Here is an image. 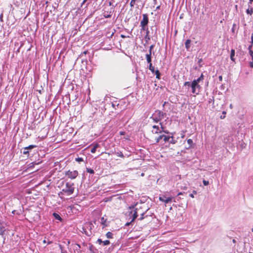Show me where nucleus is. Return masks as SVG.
Returning <instances> with one entry per match:
<instances>
[{
	"label": "nucleus",
	"mask_w": 253,
	"mask_h": 253,
	"mask_svg": "<svg viewBox=\"0 0 253 253\" xmlns=\"http://www.w3.org/2000/svg\"><path fill=\"white\" fill-rule=\"evenodd\" d=\"M129 209L131 210V211H129V216L132 217L131 222H133L139 215L141 216L139 218L140 220H141L144 218L143 215L146 212V210L145 209L143 210V207L142 206L137 207L135 209L133 207L132 208L129 207Z\"/></svg>",
	"instance_id": "f257e3e1"
},
{
	"label": "nucleus",
	"mask_w": 253,
	"mask_h": 253,
	"mask_svg": "<svg viewBox=\"0 0 253 253\" xmlns=\"http://www.w3.org/2000/svg\"><path fill=\"white\" fill-rule=\"evenodd\" d=\"M75 190L74 184L71 182H67L65 186L62 189L59 195L65 194L67 196L72 195Z\"/></svg>",
	"instance_id": "f03ea898"
},
{
	"label": "nucleus",
	"mask_w": 253,
	"mask_h": 253,
	"mask_svg": "<svg viewBox=\"0 0 253 253\" xmlns=\"http://www.w3.org/2000/svg\"><path fill=\"white\" fill-rule=\"evenodd\" d=\"M165 114V113L160 110H156L151 118L154 122L158 123L164 118Z\"/></svg>",
	"instance_id": "7ed1b4c3"
},
{
	"label": "nucleus",
	"mask_w": 253,
	"mask_h": 253,
	"mask_svg": "<svg viewBox=\"0 0 253 253\" xmlns=\"http://www.w3.org/2000/svg\"><path fill=\"white\" fill-rule=\"evenodd\" d=\"M79 172L77 170H69L68 171H65V175L66 176H67L68 178H70L71 179H75L78 175Z\"/></svg>",
	"instance_id": "20e7f679"
},
{
	"label": "nucleus",
	"mask_w": 253,
	"mask_h": 253,
	"mask_svg": "<svg viewBox=\"0 0 253 253\" xmlns=\"http://www.w3.org/2000/svg\"><path fill=\"white\" fill-rule=\"evenodd\" d=\"M160 124L161 125L160 127L156 125H154L152 126V132L153 133L158 134L159 133L162 132V131L166 132V131L164 130L165 127L163 125L162 123H160Z\"/></svg>",
	"instance_id": "39448f33"
},
{
	"label": "nucleus",
	"mask_w": 253,
	"mask_h": 253,
	"mask_svg": "<svg viewBox=\"0 0 253 253\" xmlns=\"http://www.w3.org/2000/svg\"><path fill=\"white\" fill-rule=\"evenodd\" d=\"M143 19L140 22V26L141 27V30L145 31L146 29V26L147 25L149 20L147 14H143Z\"/></svg>",
	"instance_id": "423d86ee"
},
{
	"label": "nucleus",
	"mask_w": 253,
	"mask_h": 253,
	"mask_svg": "<svg viewBox=\"0 0 253 253\" xmlns=\"http://www.w3.org/2000/svg\"><path fill=\"white\" fill-rule=\"evenodd\" d=\"M185 137V134L184 132H181L179 133H176V140H177V143L183 144L185 142V140H183Z\"/></svg>",
	"instance_id": "0eeeda50"
},
{
	"label": "nucleus",
	"mask_w": 253,
	"mask_h": 253,
	"mask_svg": "<svg viewBox=\"0 0 253 253\" xmlns=\"http://www.w3.org/2000/svg\"><path fill=\"white\" fill-rule=\"evenodd\" d=\"M162 139L165 143L169 142V139H170V136L164 134L160 135L158 137H155V141L156 143H158Z\"/></svg>",
	"instance_id": "6e6552de"
},
{
	"label": "nucleus",
	"mask_w": 253,
	"mask_h": 253,
	"mask_svg": "<svg viewBox=\"0 0 253 253\" xmlns=\"http://www.w3.org/2000/svg\"><path fill=\"white\" fill-rule=\"evenodd\" d=\"M149 69L153 73H155L156 76V78L160 79V73L158 70H155V68L152 66V64L150 63L149 64Z\"/></svg>",
	"instance_id": "1a4fd4ad"
},
{
	"label": "nucleus",
	"mask_w": 253,
	"mask_h": 253,
	"mask_svg": "<svg viewBox=\"0 0 253 253\" xmlns=\"http://www.w3.org/2000/svg\"><path fill=\"white\" fill-rule=\"evenodd\" d=\"M191 87L192 88V92L193 93H196V94H198V93H196V89L197 88H200V85L199 84H198L196 81H193L192 83H191Z\"/></svg>",
	"instance_id": "9d476101"
},
{
	"label": "nucleus",
	"mask_w": 253,
	"mask_h": 253,
	"mask_svg": "<svg viewBox=\"0 0 253 253\" xmlns=\"http://www.w3.org/2000/svg\"><path fill=\"white\" fill-rule=\"evenodd\" d=\"M176 133L175 132L173 134V135L170 136V139H169V143H171L172 144L177 143V140H176Z\"/></svg>",
	"instance_id": "9b49d317"
},
{
	"label": "nucleus",
	"mask_w": 253,
	"mask_h": 253,
	"mask_svg": "<svg viewBox=\"0 0 253 253\" xmlns=\"http://www.w3.org/2000/svg\"><path fill=\"white\" fill-rule=\"evenodd\" d=\"M107 218H105L104 216L101 218V224L103 225V227H105L107 226Z\"/></svg>",
	"instance_id": "f8f14e48"
},
{
	"label": "nucleus",
	"mask_w": 253,
	"mask_h": 253,
	"mask_svg": "<svg viewBox=\"0 0 253 253\" xmlns=\"http://www.w3.org/2000/svg\"><path fill=\"white\" fill-rule=\"evenodd\" d=\"M53 216L55 218V219H56V220H58L60 221H62V218L61 217V216L59 215V214L54 212L53 213Z\"/></svg>",
	"instance_id": "ddd939ff"
},
{
	"label": "nucleus",
	"mask_w": 253,
	"mask_h": 253,
	"mask_svg": "<svg viewBox=\"0 0 253 253\" xmlns=\"http://www.w3.org/2000/svg\"><path fill=\"white\" fill-rule=\"evenodd\" d=\"M99 147V145L98 143L94 145L93 147L91 149L90 152L91 153H95L96 149Z\"/></svg>",
	"instance_id": "4468645a"
},
{
	"label": "nucleus",
	"mask_w": 253,
	"mask_h": 253,
	"mask_svg": "<svg viewBox=\"0 0 253 253\" xmlns=\"http://www.w3.org/2000/svg\"><path fill=\"white\" fill-rule=\"evenodd\" d=\"M234 55H235V50L234 49H232L231 50L230 58H231V60L233 61H235V58H234Z\"/></svg>",
	"instance_id": "2eb2a0df"
},
{
	"label": "nucleus",
	"mask_w": 253,
	"mask_h": 253,
	"mask_svg": "<svg viewBox=\"0 0 253 253\" xmlns=\"http://www.w3.org/2000/svg\"><path fill=\"white\" fill-rule=\"evenodd\" d=\"M191 42V41L190 40H187L186 41L185 45V47L187 49H188L190 48Z\"/></svg>",
	"instance_id": "dca6fc26"
},
{
	"label": "nucleus",
	"mask_w": 253,
	"mask_h": 253,
	"mask_svg": "<svg viewBox=\"0 0 253 253\" xmlns=\"http://www.w3.org/2000/svg\"><path fill=\"white\" fill-rule=\"evenodd\" d=\"M5 229L4 226H0V235L3 236L5 234Z\"/></svg>",
	"instance_id": "f3484780"
},
{
	"label": "nucleus",
	"mask_w": 253,
	"mask_h": 253,
	"mask_svg": "<svg viewBox=\"0 0 253 253\" xmlns=\"http://www.w3.org/2000/svg\"><path fill=\"white\" fill-rule=\"evenodd\" d=\"M146 60L148 63L150 64L151 63V54H147L146 55Z\"/></svg>",
	"instance_id": "a211bd4d"
},
{
	"label": "nucleus",
	"mask_w": 253,
	"mask_h": 253,
	"mask_svg": "<svg viewBox=\"0 0 253 253\" xmlns=\"http://www.w3.org/2000/svg\"><path fill=\"white\" fill-rule=\"evenodd\" d=\"M36 147H37V146L35 145H30L28 146V147H26L24 148L23 149H25V150L32 149L34 148H36Z\"/></svg>",
	"instance_id": "6ab92c4d"
},
{
	"label": "nucleus",
	"mask_w": 253,
	"mask_h": 253,
	"mask_svg": "<svg viewBox=\"0 0 253 253\" xmlns=\"http://www.w3.org/2000/svg\"><path fill=\"white\" fill-rule=\"evenodd\" d=\"M172 197H169L165 199L164 203H165L166 204L170 203L172 201Z\"/></svg>",
	"instance_id": "aec40b11"
},
{
	"label": "nucleus",
	"mask_w": 253,
	"mask_h": 253,
	"mask_svg": "<svg viewBox=\"0 0 253 253\" xmlns=\"http://www.w3.org/2000/svg\"><path fill=\"white\" fill-rule=\"evenodd\" d=\"M246 12L247 14L251 15L253 12V8L250 7V8H248L246 10Z\"/></svg>",
	"instance_id": "412c9836"
},
{
	"label": "nucleus",
	"mask_w": 253,
	"mask_h": 253,
	"mask_svg": "<svg viewBox=\"0 0 253 253\" xmlns=\"http://www.w3.org/2000/svg\"><path fill=\"white\" fill-rule=\"evenodd\" d=\"M113 234L112 232H108L106 234V237L108 238H109V239H112L113 238Z\"/></svg>",
	"instance_id": "4be33fe9"
},
{
	"label": "nucleus",
	"mask_w": 253,
	"mask_h": 253,
	"mask_svg": "<svg viewBox=\"0 0 253 253\" xmlns=\"http://www.w3.org/2000/svg\"><path fill=\"white\" fill-rule=\"evenodd\" d=\"M116 154L118 156H119V157H121V158H124V154H123V153H122V152H121V151H119V152H116Z\"/></svg>",
	"instance_id": "5701e85b"
},
{
	"label": "nucleus",
	"mask_w": 253,
	"mask_h": 253,
	"mask_svg": "<svg viewBox=\"0 0 253 253\" xmlns=\"http://www.w3.org/2000/svg\"><path fill=\"white\" fill-rule=\"evenodd\" d=\"M38 163H36L35 162H33L28 165V169H31L34 167L35 165L38 164Z\"/></svg>",
	"instance_id": "b1692460"
},
{
	"label": "nucleus",
	"mask_w": 253,
	"mask_h": 253,
	"mask_svg": "<svg viewBox=\"0 0 253 253\" xmlns=\"http://www.w3.org/2000/svg\"><path fill=\"white\" fill-rule=\"evenodd\" d=\"M203 79V76L202 74L201 76L198 78L197 80H194V81H196V83L198 84L200 81Z\"/></svg>",
	"instance_id": "393cba45"
},
{
	"label": "nucleus",
	"mask_w": 253,
	"mask_h": 253,
	"mask_svg": "<svg viewBox=\"0 0 253 253\" xmlns=\"http://www.w3.org/2000/svg\"><path fill=\"white\" fill-rule=\"evenodd\" d=\"M136 0H131L130 2V6L131 7H133L135 4Z\"/></svg>",
	"instance_id": "a878e982"
},
{
	"label": "nucleus",
	"mask_w": 253,
	"mask_h": 253,
	"mask_svg": "<svg viewBox=\"0 0 253 253\" xmlns=\"http://www.w3.org/2000/svg\"><path fill=\"white\" fill-rule=\"evenodd\" d=\"M86 171L91 174H93L94 173L93 169L90 168H86Z\"/></svg>",
	"instance_id": "bb28decb"
},
{
	"label": "nucleus",
	"mask_w": 253,
	"mask_h": 253,
	"mask_svg": "<svg viewBox=\"0 0 253 253\" xmlns=\"http://www.w3.org/2000/svg\"><path fill=\"white\" fill-rule=\"evenodd\" d=\"M110 244V242L109 240H105L103 241V246H107Z\"/></svg>",
	"instance_id": "cd10ccee"
},
{
	"label": "nucleus",
	"mask_w": 253,
	"mask_h": 253,
	"mask_svg": "<svg viewBox=\"0 0 253 253\" xmlns=\"http://www.w3.org/2000/svg\"><path fill=\"white\" fill-rule=\"evenodd\" d=\"M187 143L189 145V147H191L192 146V145L193 144V143L192 139H188L187 140Z\"/></svg>",
	"instance_id": "c85d7f7f"
},
{
	"label": "nucleus",
	"mask_w": 253,
	"mask_h": 253,
	"mask_svg": "<svg viewBox=\"0 0 253 253\" xmlns=\"http://www.w3.org/2000/svg\"><path fill=\"white\" fill-rule=\"evenodd\" d=\"M76 161L78 162V163H81L82 162H83V159L82 158H76Z\"/></svg>",
	"instance_id": "c756f323"
},
{
	"label": "nucleus",
	"mask_w": 253,
	"mask_h": 253,
	"mask_svg": "<svg viewBox=\"0 0 253 253\" xmlns=\"http://www.w3.org/2000/svg\"><path fill=\"white\" fill-rule=\"evenodd\" d=\"M111 12H110L109 14H106L105 12L104 13V16L105 18H109L111 16L112 14H111Z\"/></svg>",
	"instance_id": "7c9ffc66"
},
{
	"label": "nucleus",
	"mask_w": 253,
	"mask_h": 253,
	"mask_svg": "<svg viewBox=\"0 0 253 253\" xmlns=\"http://www.w3.org/2000/svg\"><path fill=\"white\" fill-rule=\"evenodd\" d=\"M226 112H225V111H223V112H222V114H224V116H220V119H224V118H225V115H226Z\"/></svg>",
	"instance_id": "2f4dec72"
},
{
	"label": "nucleus",
	"mask_w": 253,
	"mask_h": 253,
	"mask_svg": "<svg viewBox=\"0 0 253 253\" xmlns=\"http://www.w3.org/2000/svg\"><path fill=\"white\" fill-rule=\"evenodd\" d=\"M197 194V192H196V191L194 190V191H193V193L190 194L189 195L190 197H191V198H193L194 197V194Z\"/></svg>",
	"instance_id": "473e14b6"
},
{
	"label": "nucleus",
	"mask_w": 253,
	"mask_h": 253,
	"mask_svg": "<svg viewBox=\"0 0 253 253\" xmlns=\"http://www.w3.org/2000/svg\"><path fill=\"white\" fill-rule=\"evenodd\" d=\"M191 84L189 82H186L184 83L185 86H191Z\"/></svg>",
	"instance_id": "72a5a7b5"
},
{
	"label": "nucleus",
	"mask_w": 253,
	"mask_h": 253,
	"mask_svg": "<svg viewBox=\"0 0 253 253\" xmlns=\"http://www.w3.org/2000/svg\"><path fill=\"white\" fill-rule=\"evenodd\" d=\"M203 182L204 185H205V186H207V185H208L209 184V181H207V180H204L203 181Z\"/></svg>",
	"instance_id": "f704fd0d"
},
{
	"label": "nucleus",
	"mask_w": 253,
	"mask_h": 253,
	"mask_svg": "<svg viewBox=\"0 0 253 253\" xmlns=\"http://www.w3.org/2000/svg\"><path fill=\"white\" fill-rule=\"evenodd\" d=\"M249 54L252 57V60L253 61V51L251 50L250 51H249Z\"/></svg>",
	"instance_id": "c9c22d12"
},
{
	"label": "nucleus",
	"mask_w": 253,
	"mask_h": 253,
	"mask_svg": "<svg viewBox=\"0 0 253 253\" xmlns=\"http://www.w3.org/2000/svg\"><path fill=\"white\" fill-rule=\"evenodd\" d=\"M154 48V45H151L150 46V49H149V53L150 54H151L152 53V49Z\"/></svg>",
	"instance_id": "e433bc0d"
},
{
	"label": "nucleus",
	"mask_w": 253,
	"mask_h": 253,
	"mask_svg": "<svg viewBox=\"0 0 253 253\" xmlns=\"http://www.w3.org/2000/svg\"><path fill=\"white\" fill-rule=\"evenodd\" d=\"M23 153L25 155L29 154L28 150H25V149H24Z\"/></svg>",
	"instance_id": "4c0bfd02"
},
{
	"label": "nucleus",
	"mask_w": 253,
	"mask_h": 253,
	"mask_svg": "<svg viewBox=\"0 0 253 253\" xmlns=\"http://www.w3.org/2000/svg\"><path fill=\"white\" fill-rule=\"evenodd\" d=\"M97 243H98L100 245L101 244H103V241L101 239H98L97 241Z\"/></svg>",
	"instance_id": "58836bf2"
},
{
	"label": "nucleus",
	"mask_w": 253,
	"mask_h": 253,
	"mask_svg": "<svg viewBox=\"0 0 253 253\" xmlns=\"http://www.w3.org/2000/svg\"><path fill=\"white\" fill-rule=\"evenodd\" d=\"M159 199V200H160V201H162V202H165V199H164V198L162 197H160Z\"/></svg>",
	"instance_id": "ea45409f"
},
{
	"label": "nucleus",
	"mask_w": 253,
	"mask_h": 253,
	"mask_svg": "<svg viewBox=\"0 0 253 253\" xmlns=\"http://www.w3.org/2000/svg\"><path fill=\"white\" fill-rule=\"evenodd\" d=\"M126 133V132L124 131H121L119 132V134L121 135H125Z\"/></svg>",
	"instance_id": "a19ab883"
},
{
	"label": "nucleus",
	"mask_w": 253,
	"mask_h": 253,
	"mask_svg": "<svg viewBox=\"0 0 253 253\" xmlns=\"http://www.w3.org/2000/svg\"><path fill=\"white\" fill-rule=\"evenodd\" d=\"M252 47H253L252 44L249 46L248 49H249V51H250L251 50H252Z\"/></svg>",
	"instance_id": "79ce46f5"
},
{
	"label": "nucleus",
	"mask_w": 253,
	"mask_h": 253,
	"mask_svg": "<svg viewBox=\"0 0 253 253\" xmlns=\"http://www.w3.org/2000/svg\"><path fill=\"white\" fill-rule=\"evenodd\" d=\"M121 37L122 38H123V39H125V38H126V37H128H128H129V36L126 37V36H125V35H121Z\"/></svg>",
	"instance_id": "37998d69"
},
{
	"label": "nucleus",
	"mask_w": 253,
	"mask_h": 253,
	"mask_svg": "<svg viewBox=\"0 0 253 253\" xmlns=\"http://www.w3.org/2000/svg\"><path fill=\"white\" fill-rule=\"evenodd\" d=\"M251 43H252V45H253V33L251 35Z\"/></svg>",
	"instance_id": "c03bdc74"
},
{
	"label": "nucleus",
	"mask_w": 253,
	"mask_h": 253,
	"mask_svg": "<svg viewBox=\"0 0 253 253\" xmlns=\"http://www.w3.org/2000/svg\"><path fill=\"white\" fill-rule=\"evenodd\" d=\"M250 66L251 68H253V62H250Z\"/></svg>",
	"instance_id": "a18cd8bd"
},
{
	"label": "nucleus",
	"mask_w": 253,
	"mask_h": 253,
	"mask_svg": "<svg viewBox=\"0 0 253 253\" xmlns=\"http://www.w3.org/2000/svg\"><path fill=\"white\" fill-rule=\"evenodd\" d=\"M218 78L219 81L221 82L222 81V77L221 76H219Z\"/></svg>",
	"instance_id": "49530a36"
},
{
	"label": "nucleus",
	"mask_w": 253,
	"mask_h": 253,
	"mask_svg": "<svg viewBox=\"0 0 253 253\" xmlns=\"http://www.w3.org/2000/svg\"><path fill=\"white\" fill-rule=\"evenodd\" d=\"M87 52H88V51L86 50V51H84L83 54H86L87 53Z\"/></svg>",
	"instance_id": "de8ad7c7"
},
{
	"label": "nucleus",
	"mask_w": 253,
	"mask_h": 253,
	"mask_svg": "<svg viewBox=\"0 0 253 253\" xmlns=\"http://www.w3.org/2000/svg\"><path fill=\"white\" fill-rule=\"evenodd\" d=\"M131 222L130 221V222L126 223V226H128V225H129Z\"/></svg>",
	"instance_id": "09e8293b"
},
{
	"label": "nucleus",
	"mask_w": 253,
	"mask_h": 253,
	"mask_svg": "<svg viewBox=\"0 0 253 253\" xmlns=\"http://www.w3.org/2000/svg\"><path fill=\"white\" fill-rule=\"evenodd\" d=\"M86 0H84L82 4L83 5L86 1Z\"/></svg>",
	"instance_id": "8fccbe9b"
},
{
	"label": "nucleus",
	"mask_w": 253,
	"mask_h": 253,
	"mask_svg": "<svg viewBox=\"0 0 253 253\" xmlns=\"http://www.w3.org/2000/svg\"><path fill=\"white\" fill-rule=\"evenodd\" d=\"M230 108L231 109H232V108H233V106H232V104H231L230 105Z\"/></svg>",
	"instance_id": "3c124183"
},
{
	"label": "nucleus",
	"mask_w": 253,
	"mask_h": 253,
	"mask_svg": "<svg viewBox=\"0 0 253 253\" xmlns=\"http://www.w3.org/2000/svg\"><path fill=\"white\" fill-rule=\"evenodd\" d=\"M182 194H183V193H182V192H179V193L177 194V195H182Z\"/></svg>",
	"instance_id": "603ef678"
},
{
	"label": "nucleus",
	"mask_w": 253,
	"mask_h": 253,
	"mask_svg": "<svg viewBox=\"0 0 253 253\" xmlns=\"http://www.w3.org/2000/svg\"><path fill=\"white\" fill-rule=\"evenodd\" d=\"M112 106H113V108H114L115 109H116V108H115V104H114V103H112Z\"/></svg>",
	"instance_id": "864d4df0"
},
{
	"label": "nucleus",
	"mask_w": 253,
	"mask_h": 253,
	"mask_svg": "<svg viewBox=\"0 0 253 253\" xmlns=\"http://www.w3.org/2000/svg\"><path fill=\"white\" fill-rule=\"evenodd\" d=\"M159 8H160V6H157V7H156V9H159Z\"/></svg>",
	"instance_id": "5fc2aeb1"
},
{
	"label": "nucleus",
	"mask_w": 253,
	"mask_h": 253,
	"mask_svg": "<svg viewBox=\"0 0 253 253\" xmlns=\"http://www.w3.org/2000/svg\"><path fill=\"white\" fill-rule=\"evenodd\" d=\"M144 175V173H142L141 174V176H143Z\"/></svg>",
	"instance_id": "6e6d98bb"
},
{
	"label": "nucleus",
	"mask_w": 253,
	"mask_h": 253,
	"mask_svg": "<svg viewBox=\"0 0 253 253\" xmlns=\"http://www.w3.org/2000/svg\"><path fill=\"white\" fill-rule=\"evenodd\" d=\"M112 2H111V1H110V2H109V5H110V6H111V5H112Z\"/></svg>",
	"instance_id": "4d7b16f0"
},
{
	"label": "nucleus",
	"mask_w": 253,
	"mask_h": 253,
	"mask_svg": "<svg viewBox=\"0 0 253 253\" xmlns=\"http://www.w3.org/2000/svg\"><path fill=\"white\" fill-rule=\"evenodd\" d=\"M250 2L252 3L253 1V0H249Z\"/></svg>",
	"instance_id": "13d9d810"
},
{
	"label": "nucleus",
	"mask_w": 253,
	"mask_h": 253,
	"mask_svg": "<svg viewBox=\"0 0 253 253\" xmlns=\"http://www.w3.org/2000/svg\"><path fill=\"white\" fill-rule=\"evenodd\" d=\"M233 242L234 243H235V242H236L235 240V239H233Z\"/></svg>",
	"instance_id": "bf43d9fd"
},
{
	"label": "nucleus",
	"mask_w": 253,
	"mask_h": 253,
	"mask_svg": "<svg viewBox=\"0 0 253 253\" xmlns=\"http://www.w3.org/2000/svg\"><path fill=\"white\" fill-rule=\"evenodd\" d=\"M154 0V2L155 3H156V1H157V0Z\"/></svg>",
	"instance_id": "052dcab7"
},
{
	"label": "nucleus",
	"mask_w": 253,
	"mask_h": 253,
	"mask_svg": "<svg viewBox=\"0 0 253 253\" xmlns=\"http://www.w3.org/2000/svg\"><path fill=\"white\" fill-rule=\"evenodd\" d=\"M184 189H186V187H184Z\"/></svg>",
	"instance_id": "680f3d73"
},
{
	"label": "nucleus",
	"mask_w": 253,
	"mask_h": 253,
	"mask_svg": "<svg viewBox=\"0 0 253 253\" xmlns=\"http://www.w3.org/2000/svg\"><path fill=\"white\" fill-rule=\"evenodd\" d=\"M252 231L253 232V228L252 229Z\"/></svg>",
	"instance_id": "e2e57ef3"
}]
</instances>
